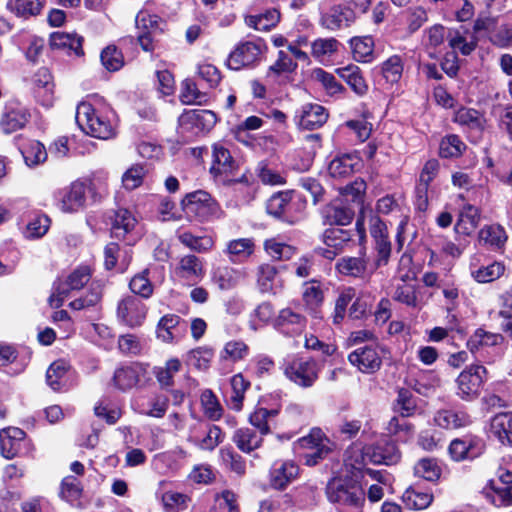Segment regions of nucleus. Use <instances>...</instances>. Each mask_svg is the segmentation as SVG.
I'll use <instances>...</instances> for the list:
<instances>
[{
	"label": "nucleus",
	"mask_w": 512,
	"mask_h": 512,
	"mask_svg": "<svg viewBox=\"0 0 512 512\" xmlns=\"http://www.w3.org/2000/svg\"><path fill=\"white\" fill-rule=\"evenodd\" d=\"M326 496L337 512H363L365 493L351 478H332L327 483Z\"/></svg>",
	"instance_id": "1"
},
{
	"label": "nucleus",
	"mask_w": 512,
	"mask_h": 512,
	"mask_svg": "<svg viewBox=\"0 0 512 512\" xmlns=\"http://www.w3.org/2000/svg\"><path fill=\"white\" fill-rule=\"evenodd\" d=\"M238 170L239 166L230 151L222 144H214L212 146V163L209 170L214 180L223 185L248 183L245 174L237 177Z\"/></svg>",
	"instance_id": "2"
},
{
	"label": "nucleus",
	"mask_w": 512,
	"mask_h": 512,
	"mask_svg": "<svg viewBox=\"0 0 512 512\" xmlns=\"http://www.w3.org/2000/svg\"><path fill=\"white\" fill-rule=\"evenodd\" d=\"M76 122L84 133L92 137L107 140L115 135L112 123L88 102L77 106Z\"/></svg>",
	"instance_id": "3"
},
{
	"label": "nucleus",
	"mask_w": 512,
	"mask_h": 512,
	"mask_svg": "<svg viewBox=\"0 0 512 512\" xmlns=\"http://www.w3.org/2000/svg\"><path fill=\"white\" fill-rule=\"evenodd\" d=\"M322 28L329 31H338L350 27L356 20L354 9L340 0H321L319 3Z\"/></svg>",
	"instance_id": "4"
},
{
	"label": "nucleus",
	"mask_w": 512,
	"mask_h": 512,
	"mask_svg": "<svg viewBox=\"0 0 512 512\" xmlns=\"http://www.w3.org/2000/svg\"><path fill=\"white\" fill-rule=\"evenodd\" d=\"M283 373L286 378L303 389L312 387L319 378L320 366L312 358L292 357L285 360Z\"/></svg>",
	"instance_id": "5"
},
{
	"label": "nucleus",
	"mask_w": 512,
	"mask_h": 512,
	"mask_svg": "<svg viewBox=\"0 0 512 512\" xmlns=\"http://www.w3.org/2000/svg\"><path fill=\"white\" fill-rule=\"evenodd\" d=\"M487 379V370L483 365L474 364L466 367L457 377V396L464 401L478 397Z\"/></svg>",
	"instance_id": "6"
},
{
	"label": "nucleus",
	"mask_w": 512,
	"mask_h": 512,
	"mask_svg": "<svg viewBox=\"0 0 512 512\" xmlns=\"http://www.w3.org/2000/svg\"><path fill=\"white\" fill-rule=\"evenodd\" d=\"M386 353L387 349L384 346L373 343L352 351L348 356V360L360 372L372 374L381 368L382 357Z\"/></svg>",
	"instance_id": "7"
},
{
	"label": "nucleus",
	"mask_w": 512,
	"mask_h": 512,
	"mask_svg": "<svg viewBox=\"0 0 512 512\" xmlns=\"http://www.w3.org/2000/svg\"><path fill=\"white\" fill-rule=\"evenodd\" d=\"M181 206L186 215L197 217L202 221L216 215L219 211L217 202L203 190L188 193L181 201Z\"/></svg>",
	"instance_id": "8"
},
{
	"label": "nucleus",
	"mask_w": 512,
	"mask_h": 512,
	"mask_svg": "<svg viewBox=\"0 0 512 512\" xmlns=\"http://www.w3.org/2000/svg\"><path fill=\"white\" fill-rule=\"evenodd\" d=\"M87 186L83 181H74L54 193L56 206L63 213H77L85 207Z\"/></svg>",
	"instance_id": "9"
},
{
	"label": "nucleus",
	"mask_w": 512,
	"mask_h": 512,
	"mask_svg": "<svg viewBox=\"0 0 512 512\" xmlns=\"http://www.w3.org/2000/svg\"><path fill=\"white\" fill-rule=\"evenodd\" d=\"M482 494L496 507L512 506V472L501 471L497 480H491Z\"/></svg>",
	"instance_id": "10"
},
{
	"label": "nucleus",
	"mask_w": 512,
	"mask_h": 512,
	"mask_svg": "<svg viewBox=\"0 0 512 512\" xmlns=\"http://www.w3.org/2000/svg\"><path fill=\"white\" fill-rule=\"evenodd\" d=\"M92 271L89 266H79L74 269L63 281H59L54 288L50 300L57 303L56 307L62 305L64 298L73 290H80L83 288L91 279Z\"/></svg>",
	"instance_id": "11"
},
{
	"label": "nucleus",
	"mask_w": 512,
	"mask_h": 512,
	"mask_svg": "<svg viewBox=\"0 0 512 512\" xmlns=\"http://www.w3.org/2000/svg\"><path fill=\"white\" fill-rule=\"evenodd\" d=\"M264 44L261 41H245L239 43L229 54L228 68L238 71L259 60Z\"/></svg>",
	"instance_id": "12"
},
{
	"label": "nucleus",
	"mask_w": 512,
	"mask_h": 512,
	"mask_svg": "<svg viewBox=\"0 0 512 512\" xmlns=\"http://www.w3.org/2000/svg\"><path fill=\"white\" fill-rule=\"evenodd\" d=\"M306 317L291 307L281 309L273 319V327L284 336L295 337L306 328Z\"/></svg>",
	"instance_id": "13"
},
{
	"label": "nucleus",
	"mask_w": 512,
	"mask_h": 512,
	"mask_svg": "<svg viewBox=\"0 0 512 512\" xmlns=\"http://www.w3.org/2000/svg\"><path fill=\"white\" fill-rule=\"evenodd\" d=\"M146 314V305L135 295L126 296L118 303L117 317L119 321L131 328L141 326Z\"/></svg>",
	"instance_id": "14"
},
{
	"label": "nucleus",
	"mask_w": 512,
	"mask_h": 512,
	"mask_svg": "<svg viewBox=\"0 0 512 512\" xmlns=\"http://www.w3.org/2000/svg\"><path fill=\"white\" fill-rule=\"evenodd\" d=\"M30 114L28 110L18 102L6 104L0 119V127L5 134L14 133L28 123Z\"/></svg>",
	"instance_id": "15"
},
{
	"label": "nucleus",
	"mask_w": 512,
	"mask_h": 512,
	"mask_svg": "<svg viewBox=\"0 0 512 512\" xmlns=\"http://www.w3.org/2000/svg\"><path fill=\"white\" fill-rule=\"evenodd\" d=\"M295 119L300 128L314 130L326 123L328 112L320 104L305 103L297 111Z\"/></svg>",
	"instance_id": "16"
},
{
	"label": "nucleus",
	"mask_w": 512,
	"mask_h": 512,
	"mask_svg": "<svg viewBox=\"0 0 512 512\" xmlns=\"http://www.w3.org/2000/svg\"><path fill=\"white\" fill-rule=\"evenodd\" d=\"M299 474V467L289 460L275 461L269 471V484L277 490H284Z\"/></svg>",
	"instance_id": "17"
},
{
	"label": "nucleus",
	"mask_w": 512,
	"mask_h": 512,
	"mask_svg": "<svg viewBox=\"0 0 512 512\" xmlns=\"http://www.w3.org/2000/svg\"><path fill=\"white\" fill-rule=\"evenodd\" d=\"M174 273L179 279L196 283L205 274L203 260L194 254L184 255L179 259Z\"/></svg>",
	"instance_id": "18"
},
{
	"label": "nucleus",
	"mask_w": 512,
	"mask_h": 512,
	"mask_svg": "<svg viewBox=\"0 0 512 512\" xmlns=\"http://www.w3.org/2000/svg\"><path fill=\"white\" fill-rule=\"evenodd\" d=\"M292 194L288 191L273 194L266 204L267 213L276 219L293 224L295 217L292 214Z\"/></svg>",
	"instance_id": "19"
},
{
	"label": "nucleus",
	"mask_w": 512,
	"mask_h": 512,
	"mask_svg": "<svg viewBox=\"0 0 512 512\" xmlns=\"http://www.w3.org/2000/svg\"><path fill=\"white\" fill-rule=\"evenodd\" d=\"M243 278L240 270L228 265L214 266L210 272V282L220 291H229L238 286Z\"/></svg>",
	"instance_id": "20"
},
{
	"label": "nucleus",
	"mask_w": 512,
	"mask_h": 512,
	"mask_svg": "<svg viewBox=\"0 0 512 512\" xmlns=\"http://www.w3.org/2000/svg\"><path fill=\"white\" fill-rule=\"evenodd\" d=\"M187 324L178 315H164L157 325V338L163 342L169 343L182 336L186 331Z\"/></svg>",
	"instance_id": "21"
},
{
	"label": "nucleus",
	"mask_w": 512,
	"mask_h": 512,
	"mask_svg": "<svg viewBox=\"0 0 512 512\" xmlns=\"http://www.w3.org/2000/svg\"><path fill=\"white\" fill-rule=\"evenodd\" d=\"M366 455L374 464L394 465L400 458L401 453L395 443L379 441L367 448Z\"/></svg>",
	"instance_id": "22"
},
{
	"label": "nucleus",
	"mask_w": 512,
	"mask_h": 512,
	"mask_svg": "<svg viewBox=\"0 0 512 512\" xmlns=\"http://www.w3.org/2000/svg\"><path fill=\"white\" fill-rule=\"evenodd\" d=\"M362 167L361 159L356 154H343L335 157L329 164L328 171L332 178L344 179Z\"/></svg>",
	"instance_id": "23"
},
{
	"label": "nucleus",
	"mask_w": 512,
	"mask_h": 512,
	"mask_svg": "<svg viewBox=\"0 0 512 512\" xmlns=\"http://www.w3.org/2000/svg\"><path fill=\"white\" fill-rule=\"evenodd\" d=\"M25 439V432L17 427H8L0 430V451L6 459H12L21 450Z\"/></svg>",
	"instance_id": "24"
},
{
	"label": "nucleus",
	"mask_w": 512,
	"mask_h": 512,
	"mask_svg": "<svg viewBox=\"0 0 512 512\" xmlns=\"http://www.w3.org/2000/svg\"><path fill=\"white\" fill-rule=\"evenodd\" d=\"M370 232L375 240V250L377 251L376 264L378 266L385 265L391 254V243L387 236L386 225L379 218H375Z\"/></svg>",
	"instance_id": "25"
},
{
	"label": "nucleus",
	"mask_w": 512,
	"mask_h": 512,
	"mask_svg": "<svg viewBox=\"0 0 512 512\" xmlns=\"http://www.w3.org/2000/svg\"><path fill=\"white\" fill-rule=\"evenodd\" d=\"M434 422L444 429H458L472 423L470 415L461 409H442L436 412Z\"/></svg>",
	"instance_id": "26"
},
{
	"label": "nucleus",
	"mask_w": 512,
	"mask_h": 512,
	"mask_svg": "<svg viewBox=\"0 0 512 512\" xmlns=\"http://www.w3.org/2000/svg\"><path fill=\"white\" fill-rule=\"evenodd\" d=\"M490 432L502 445L512 447V412H501L493 416Z\"/></svg>",
	"instance_id": "27"
},
{
	"label": "nucleus",
	"mask_w": 512,
	"mask_h": 512,
	"mask_svg": "<svg viewBox=\"0 0 512 512\" xmlns=\"http://www.w3.org/2000/svg\"><path fill=\"white\" fill-rule=\"evenodd\" d=\"M35 95L44 106H50L53 101L54 84L50 71L42 67L35 73L34 78Z\"/></svg>",
	"instance_id": "28"
},
{
	"label": "nucleus",
	"mask_w": 512,
	"mask_h": 512,
	"mask_svg": "<svg viewBox=\"0 0 512 512\" xmlns=\"http://www.w3.org/2000/svg\"><path fill=\"white\" fill-rule=\"evenodd\" d=\"M482 453V444L473 439H454L449 445V454L455 461L474 459Z\"/></svg>",
	"instance_id": "29"
},
{
	"label": "nucleus",
	"mask_w": 512,
	"mask_h": 512,
	"mask_svg": "<svg viewBox=\"0 0 512 512\" xmlns=\"http://www.w3.org/2000/svg\"><path fill=\"white\" fill-rule=\"evenodd\" d=\"M471 277L478 283H490L499 279L505 272L503 263L494 261L487 265H477L472 261L470 263Z\"/></svg>",
	"instance_id": "30"
},
{
	"label": "nucleus",
	"mask_w": 512,
	"mask_h": 512,
	"mask_svg": "<svg viewBox=\"0 0 512 512\" xmlns=\"http://www.w3.org/2000/svg\"><path fill=\"white\" fill-rule=\"evenodd\" d=\"M137 224V219L132 212L126 208H119L114 211L111 223V233L115 238H124Z\"/></svg>",
	"instance_id": "31"
},
{
	"label": "nucleus",
	"mask_w": 512,
	"mask_h": 512,
	"mask_svg": "<svg viewBox=\"0 0 512 512\" xmlns=\"http://www.w3.org/2000/svg\"><path fill=\"white\" fill-rule=\"evenodd\" d=\"M407 416L394 415L387 422L385 431L387 435L394 437L396 441L407 442L414 435V426L407 420Z\"/></svg>",
	"instance_id": "32"
},
{
	"label": "nucleus",
	"mask_w": 512,
	"mask_h": 512,
	"mask_svg": "<svg viewBox=\"0 0 512 512\" xmlns=\"http://www.w3.org/2000/svg\"><path fill=\"white\" fill-rule=\"evenodd\" d=\"M368 261L364 255L358 257L344 256L338 259L335 268L338 273L350 277H363L367 270Z\"/></svg>",
	"instance_id": "33"
},
{
	"label": "nucleus",
	"mask_w": 512,
	"mask_h": 512,
	"mask_svg": "<svg viewBox=\"0 0 512 512\" xmlns=\"http://www.w3.org/2000/svg\"><path fill=\"white\" fill-rule=\"evenodd\" d=\"M262 436L254 429L244 427L236 430L232 439L239 450L250 453L261 446Z\"/></svg>",
	"instance_id": "34"
},
{
	"label": "nucleus",
	"mask_w": 512,
	"mask_h": 512,
	"mask_svg": "<svg viewBox=\"0 0 512 512\" xmlns=\"http://www.w3.org/2000/svg\"><path fill=\"white\" fill-rule=\"evenodd\" d=\"M337 73L357 95L363 96L367 93L368 85L358 66L347 65L345 67L338 68Z\"/></svg>",
	"instance_id": "35"
},
{
	"label": "nucleus",
	"mask_w": 512,
	"mask_h": 512,
	"mask_svg": "<svg viewBox=\"0 0 512 512\" xmlns=\"http://www.w3.org/2000/svg\"><path fill=\"white\" fill-rule=\"evenodd\" d=\"M131 258L130 249L128 247L121 249L119 244L115 242H111L105 246L104 265L107 270L113 269L120 259L121 269L124 270L129 265Z\"/></svg>",
	"instance_id": "36"
},
{
	"label": "nucleus",
	"mask_w": 512,
	"mask_h": 512,
	"mask_svg": "<svg viewBox=\"0 0 512 512\" xmlns=\"http://www.w3.org/2000/svg\"><path fill=\"white\" fill-rule=\"evenodd\" d=\"M82 42V37L76 34L54 32L50 35V46L53 49H68L73 51L77 56L84 54Z\"/></svg>",
	"instance_id": "37"
},
{
	"label": "nucleus",
	"mask_w": 512,
	"mask_h": 512,
	"mask_svg": "<svg viewBox=\"0 0 512 512\" xmlns=\"http://www.w3.org/2000/svg\"><path fill=\"white\" fill-rule=\"evenodd\" d=\"M352 236L353 232L351 230L332 227L324 231L322 240L327 247L336 249L338 252H342L350 245Z\"/></svg>",
	"instance_id": "38"
},
{
	"label": "nucleus",
	"mask_w": 512,
	"mask_h": 512,
	"mask_svg": "<svg viewBox=\"0 0 512 512\" xmlns=\"http://www.w3.org/2000/svg\"><path fill=\"white\" fill-rule=\"evenodd\" d=\"M231 395L227 400L230 409L234 411H241L243 408V401L245 393L250 387V382L247 381L241 373L234 375L231 380Z\"/></svg>",
	"instance_id": "39"
},
{
	"label": "nucleus",
	"mask_w": 512,
	"mask_h": 512,
	"mask_svg": "<svg viewBox=\"0 0 512 512\" xmlns=\"http://www.w3.org/2000/svg\"><path fill=\"white\" fill-rule=\"evenodd\" d=\"M70 365L63 359L54 361L46 372V383L54 391H60L66 384Z\"/></svg>",
	"instance_id": "40"
},
{
	"label": "nucleus",
	"mask_w": 512,
	"mask_h": 512,
	"mask_svg": "<svg viewBox=\"0 0 512 512\" xmlns=\"http://www.w3.org/2000/svg\"><path fill=\"white\" fill-rule=\"evenodd\" d=\"M447 40L453 50H459L463 55H469L476 47L474 34L467 30H450Z\"/></svg>",
	"instance_id": "41"
},
{
	"label": "nucleus",
	"mask_w": 512,
	"mask_h": 512,
	"mask_svg": "<svg viewBox=\"0 0 512 512\" xmlns=\"http://www.w3.org/2000/svg\"><path fill=\"white\" fill-rule=\"evenodd\" d=\"M182 363L178 358H170L164 366L156 367L154 375L162 389L170 390L174 385V376L181 370Z\"/></svg>",
	"instance_id": "42"
},
{
	"label": "nucleus",
	"mask_w": 512,
	"mask_h": 512,
	"mask_svg": "<svg viewBox=\"0 0 512 512\" xmlns=\"http://www.w3.org/2000/svg\"><path fill=\"white\" fill-rule=\"evenodd\" d=\"M177 238L181 244L197 253H206L214 247V240L211 236H197L190 231L178 233Z\"/></svg>",
	"instance_id": "43"
},
{
	"label": "nucleus",
	"mask_w": 512,
	"mask_h": 512,
	"mask_svg": "<svg viewBox=\"0 0 512 512\" xmlns=\"http://www.w3.org/2000/svg\"><path fill=\"white\" fill-rule=\"evenodd\" d=\"M254 242L250 238H239L227 243L225 253L232 262L247 259L254 252Z\"/></svg>",
	"instance_id": "44"
},
{
	"label": "nucleus",
	"mask_w": 512,
	"mask_h": 512,
	"mask_svg": "<svg viewBox=\"0 0 512 512\" xmlns=\"http://www.w3.org/2000/svg\"><path fill=\"white\" fill-rule=\"evenodd\" d=\"M454 121L476 131H482L486 122L482 113L476 109L467 107H461L456 111Z\"/></svg>",
	"instance_id": "45"
},
{
	"label": "nucleus",
	"mask_w": 512,
	"mask_h": 512,
	"mask_svg": "<svg viewBox=\"0 0 512 512\" xmlns=\"http://www.w3.org/2000/svg\"><path fill=\"white\" fill-rule=\"evenodd\" d=\"M280 20V12L276 8H271L257 15L247 16L246 24L258 31H268L275 27Z\"/></svg>",
	"instance_id": "46"
},
{
	"label": "nucleus",
	"mask_w": 512,
	"mask_h": 512,
	"mask_svg": "<svg viewBox=\"0 0 512 512\" xmlns=\"http://www.w3.org/2000/svg\"><path fill=\"white\" fill-rule=\"evenodd\" d=\"M141 368L138 365H131L118 368L113 377L116 387L121 390H128L139 382Z\"/></svg>",
	"instance_id": "47"
},
{
	"label": "nucleus",
	"mask_w": 512,
	"mask_h": 512,
	"mask_svg": "<svg viewBox=\"0 0 512 512\" xmlns=\"http://www.w3.org/2000/svg\"><path fill=\"white\" fill-rule=\"evenodd\" d=\"M275 409L257 408L249 417L250 424L258 430L261 435H267L271 432V422L277 416Z\"/></svg>",
	"instance_id": "48"
},
{
	"label": "nucleus",
	"mask_w": 512,
	"mask_h": 512,
	"mask_svg": "<svg viewBox=\"0 0 512 512\" xmlns=\"http://www.w3.org/2000/svg\"><path fill=\"white\" fill-rule=\"evenodd\" d=\"M503 341V337L497 333H490L483 329H477L467 342L468 349L475 353L483 347L496 346Z\"/></svg>",
	"instance_id": "49"
},
{
	"label": "nucleus",
	"mask_w": 512,
	"mask_h": 512,
	"mask_svg": "<svg viewBox=\"0 0 512 512\" xmlns=\"http://www.w3.org/2000/svg\"><path fill=\"white\" fill-rule=\"evenodd\" d=\"M393 299L407 307L420 310L424 303L417 295V289L411 284L398 285L393 293Z\"/></svg>",
	"instance_id": "50"
},
{
	"label": "nucleus",
	"mask_w": 512,
	"mask_h": 512,
	"mask_svg": "<svg viewBox=\"0 0 512 512\" xmlns=\"http://www.w3.org/2000/svg\"><path fill=\"white\" fill-rule=\"evenodd\" d=\"M103 292V285L99 281H92L87 294L70 302L69 306L74 310H82L97 305Z\"/></svg>",
	"instance_id": "51"
},
{
	"label": "nucleus",
	"mask_w": 512,
	"mask_h": 512,
	"mask_svg": "<svg viewBox=\"0 0 512 512\" xmlns=\"http://www.w3.org/2000/svg\"><path fill=\"white\" fill-rule=\"evenodd\" d=\"M21 154L27 166L35 167L44 163L47 159L45 146L39 141L32 140L21 149Z\"/></svg>",
	"instance_id": "52"
},
{
	"label": "nucleus",
	"mask_w": 512,
	"mask_h": 512,
	"mask_svg": "<svg viewBox=\"0 0 512 512\" xmlns=\"http://www.w3.org/2000/svg\"><path fill=\"white\" fill-rule=\"evenodd\" d=\"M466 149L465 143L457 135H447L439 145V155L442 158H456Z\"/></svg>",
	"instance_id": "53"
},
{
	"label": "nucleus",
	"mask_w": 512,
	"mask_h": 512,
	"mask_svg": "<svg viewBox=\"0 0 512 512\" xmlns=\"http://www.w3.org/2000/svg\"><path fill=\"white\" fill-rule=\"evenodd\" d=\"M402 498L408 508L416 510L427 508L433 501L431 493L419 491L416 488H408Z\"/></svg>",
	"instance_id": "54"
},
{
	"label": "nucleus",
	"mask_w": 512,
	"mask_h": 512,
	"mask_svg": "<svg viewBox=\"0 0 512 512\" xmlns=\"http://www.w3.org/2000/svg\"><path fill=\"white\" fill-rule=\"evenodd\" d=\"M354 212L345 206L331 205L325 209V219L330 225L345 226L351 223Z\"/></svg>",
	"instance_id": "55"
},
{
	"label": "nucleus",
	"mask_w": 512,
	"mask_h": 512,
	"mask_svg": "<svg viewBox=\"0 0 512 512\" xmlns=\"http://www.w3.org/2000/svg\"><path fill=\"white\" fill-rule=\"evenodd\" d=\"M302 299L309 310H315L323 303L324 294L317 281L312 280L304 283Z\"/></svg>",
	"instance_id": "56"
},
{
	"label": "nucleus",
	"mask_w": 512,
	"mask_h": 512,
	"mask_svg": "<svg viewBox=\"0 0 512 512\" xmlns=\"http://www.w3.org/2000/svg\"><path fill=\"white\" fill-rule=\"evenodd\" d=\"M350 47L357 61L368 62L373 53L374 42L369 36L353 37L350 40Z\"/></svg>",
	"instance_id": "57"
},
{
	"label": "nucleus",
	"mask_w": 512,
	"mask_h": 512,
	"mask_svg": "<svg viewBox=\"0 0 512 512\" xmlns=\"http://www.w3.org/2000/svg\"><path fill=\"white\" fill-rule=\"evenodd\" d=\"M7 8L17 16L28 18L38 15L42 4L39 0H9Z\"/></svg>",
	"instance_id": "58"
},
{
	"label": "nucleus",
	"mask_w": 512,
	"mask_h": 512,
	"mask_svg": "<svg viewBox=\"0 0 512 512\" xmlns=\"http://www.w3.org/2000/svg\"><path fill=\"white\" fill-rule=\"evenodd\" d=\"M100 60L104 68L110 72L118 71L124 66L123 54L114 45H109L101 51Z\"/></svg>",
	"instance_id": "59"
},
{
	"label": "nucleus",
	"mask_w": 512,
	"mask_h": 512,
	"mask_svg": "<svg viewBox=\"0 0 512 512\" xmlns=\"http://www.w3.org/2000/svg\"><path fill=\"white\" fill-rule=\"evenodd\" d=\"M214 356V352L208 347H198L189 351L186 355L187 365L193 366L199 370H205L209 367Z\"/></svg>",
	"instance_id": "60"
},
{
	"label": "nucleus",
	"mask_w": 512,
	"mask_h": 512,
	"mask_svg": "<svg viewBox=\"0 0 512 512\" xmlns=\"http://www.w3.org/2000/svg\"><path fill=\"white\" fill-rule=\"evenodd\" d=\"M277 268L271 264H262L257 271V284L261 292H272L277 279Z\"/></svg>",
	"instance_id": "61"
},
{
	"label": "nucleus",
	"mask_w": 512,
	"mask_h": 512,
	"mask_svg": "<svg viewBox=\"0 0 512 512\" xmlns=\"http://www.w3.org/2000/svg\"><path fill=\"white\" fill-rule=\"evenodd\" d=\"M355 295V289L352 287H347L339 293L333 313L334 324H340L342 322L345 317L347 307L353 301Z\"/></svg>",
	"instance_id": "62"
},
{
	"label": "nucleus",
	"mask_w": 512,
	"mask_h": 512,
	"mask_svg": "<svg viewBox=\"0 0 512 512\" xmlns=\"http://www.w3.org/2000/svg\"><path fill=\"white\" fill-rule=\"evenodd\" d=\"M414 474L427 481H435L440 477L441 469L434 459H420L414 466Z\"/></svg>",
	"instance_id": "63"
},
{
	"label": "nucleus",
	"mask_w": 512,
	"mask_h": 512,
	"mask_svg": "<svg viewBox=\"0 0 512 512\" xmlns=\"http://www.w3.org/2000/svg\"><path fill=\"white\" fill-rule=\"evenodd\" d=\"M403 73V63L398 55L389 57L382 63V74L388 83H397Z\"/></svg>",
	"instance_id": "64"
}]
</instances>
